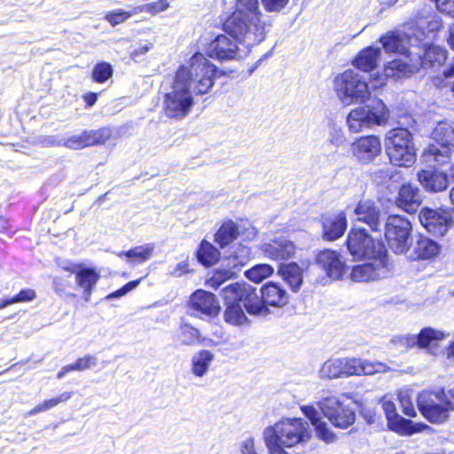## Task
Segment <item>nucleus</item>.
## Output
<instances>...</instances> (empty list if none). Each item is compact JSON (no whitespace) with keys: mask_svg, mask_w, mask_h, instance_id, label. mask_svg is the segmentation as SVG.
Listing matches in <instances>:
<instances>
[{"mask_svg":"<svg viewBox=\"0 0 454 454\" xmlns=\"http://www.w3.org/2000/svg\"><path fill=\"white\" fill-rule=\"evenodd\" d=\"M239 235V228L231 220L224 222L215 235V241L221 248L232 243Z\"/></svg>","mask_w":454,"mask_h":454,"instance_id":"obj_34","label":"nucleus"},{"mask_svg":"<svg viewBox=\"0 0 454 454\" xmlns=\"http://www.w3.org/2000/svg\"><path fill=\"white\" fill-rule=\"evenodd\" d=\"M152 48H153L152 43H141L137 48H136L135 50H133L130 52V58L133 60L137 61L138 58L140 56L146 54L149 51V50Z\"/></svg>","mask_w":454,"mask_h":454,"instance_id":"obj_60","label":"nucleus"},{"mask_svg":"<svg viewBox=\"0 0 454 454\" xmlns=\"http://www.w3.org/2000/svg\"><path fill=\"white\" fill-rule=\"evenodd\" d=\"M168 3L167 0H159L154 3H150L139 6L134 7V12H137V14L141 12H149L152 14H156L158 12H163L168 9Z\"/></svg>","mask_w":454,"mask_h":454,"instance_id":"obj_45","label":"nucleus"},{"mask_svg":"<svg viewBox=\"0 0 454 454\" xmlns=\"http://www.w3.org/2000/svg\"><path fill=\"white\" fill-rule=\"evenodd\" d=\"M418 178L423 187L430 192H442L449 184L447 174L436 169H423L418 173Z\"/></svg>","mask_w":454,"mask_h":454,"instance_id":"obj_25","label":"nucleus"},{"mask_svg":"<svg viewBox=\"0 0 454 454\" xmlns=\"http://www.w3.org/2000/svg\"><path fill=\"white\" fill-rule=\"evenodd\" d=\"M419 221L428 232L439 236H443L453 223L450 213L441 208H423Z\"/></svg>","mask_w":454,"mask_h":454,"instance_id":"obj_18","label":"nucleus"},{"mask_svg":"<svg viewBox=\"0 0 454 454\" xmlns=\"http://www.w3.org/2000/svg\"><path fill=\"white\" fill-rule=\"evenodd\" d=\"M385 145L393 164L408 168L416 161L413 137L407 129H394L388 131Z\"/></svg>","mask_w":454,"mask_h":454,"instance_id":"obj_7","label":"nucleus"},{"mask_svg":"<svg viewBox=\"0 0 454 454\" xmlns=\"http://www.w3.org/2000/svg\"><path fill=\"white\" fill-rule=\"evenodd\" d=\"M382 409L386 414L388 428L399 434L411 435L428 427V426L424 423H414L398 415L395 404L390 400H383Z\"/></svg>","mask_w":454,"mask_h":454,"instance_id":"obj_15","label":"nucleus"},{"mask_svg":"<svg viewBox=\"0 0 454 454\" xmlns=\"http://www.w3.org/2000/svg\"><path fill=\"white\" fill-rule=\"evenodd\" d=\"M392 344L400 351L417 347L416 334L399 335L392 339Z\"/></svg>","mask_w":454,"mask_h":454,"instance_id":"obj_46","label":"nucleus"},{"mask_svg":"<svg viewBox=\"0 0 454 454\" xmlns=\"http://www.w3.org/2000/svg\"><path fill=\"white\" fill-rule=\"evenodd\" d=\"M411 224L401 215H390L385 224V237L388 248L395 254H404L411 246Z\"/></svg>","mask_w":454,"mask_h":454,"instance_id":"obj_11","label":"nucleus"},{"mask_svg":"<svg viewBox=\"0 0 454 454\" xmlns=\"http://www.w3.org/2000/svg\"><path fill=\"white\" fill-rule=\"evenodd\" d=\"M435 144L427 146L424 151L427 162L445 165L454 152V129L447 122H439L432 132Z\"/></svg>","mask_w":454,"mask_h":454,"instance_id":"obj_10","label":"nucleus"},{"mask_svg":"<svg viewBox=\"0 0 454 454\" xmlns=\"http://www.w3.org/2000/svg\"><path fill=\"white\" fill-rule=\"evenodd\" d=\"M219 258L220 257H204V256L196 257V259L198 260V262L200 263H201L207 267L216 263V262L218 261Z\"/></svg>","mask_w":454,"mask_h":454,"instance_id":"obj_62","label":"nucleus"},{"mask_svg":"<svg viewBox=\"0 0 454 454\" xmlns=\"http://www.w3.org/2000/svg\"><path fill=\"white\" fill-rule=\"evenodd\" d=\"M233 38L234 39H231L225 35H217L209 43L207 49V55L210 58L219 60H231L242 58V54L245 53V51L238 46V38ZM239 41L244 43L247 48L249 47L242 40L239 39Z\"/></svg>","mask_w":454,"mask_h":454,"instance_id":"obj_16","label":"nucleus"},{"mask_svg":"<svg viewBox=\"0 0 454 454\" xmlns=\"http://www.w3.org/2000/svg\"><path fill=\"white\" fill-rule=\"evenodd\" d=\"M224 321L232 325H242L247 322V317L239 301L226 302Z\"/></svg>","mask_w":454,"mask_h":454,"instance_id":"obj_36","label":"nucleus"},{"mask_svg":"<svg viewBox=\"0 0 454 454\" xmlns=\"http://www.w3.org/2000/svg\"><path fill=\"white\" fill-rule=\"evenodd\" d=\"M217 249L208 241L202 240L195 255H215Z\"/></svg>","mask_w":454,"mask_h":454,"instance_id":"obj_59","label":"nucleus"},{"mask_svg":"<svg viewBox=\"0 0 454 454\" xmlns=\"http://www.w3.org/2000/svg\"><path fill=\"white\" fill-rule=\"evenodd\" d=\"M447 59V51L437 45H430L424 50L423 55H419L416 61L419 67L425 69L437 68L442 66Z\"/></svg>","mask_w":454,"mask_h":454,"instance_id":"obj_27","label":"nucleus"},{"mask_svg":"<svg viewBox=\"0 0 454 454\" xmlns=\"http://www.w3.org/2000/svg\"><path fill=\"white\" fill-rule=\"evenodd\" d=\"M329 141L331 144L340 146L346 142L344 131L336 126H333L329 132Z\"/></svg>","mask_w":454,"mask_h":454,"instance_id":"obj_52","label":"nucleus"},{"mask_svg":"<svg viewBox=\"0 0 454 454\" xmlns=\"http://www.w3.org/2000/svg\"><path fill=\"white\" fill-rule=\"evenodd\" d=\"M448 44L450 47L454 50V24L451 25L449 28V35L447 38Z\"/></svg>","mask_w":454,"mask_h":454,"instance_id":"obj_63","label":"nucleus"},{"mask_svg":"<svg viewBox=\"0 0 454 454\" xmlns=\"http://www.w3.org/2000/svg\"><path fill=\"white\" fill-rule=\"evenodd\" d=\"M154 252L153 244H145L139 247H136L129 251L121 252L119 255H149Z\"/></svg>","mask_w":454,"mask_h":454,"instance_id":"obj_49","label":"nucleus"},{"mask_svg":"<svg viewBox=\"0 0 454 454\" xmlns=\"http://www.w3.org/2000/svg\"><path fill=\"white\" fill-rule=\"evenodd\" d=\"M112 136L109 128L98 130H85L82 134L73 135L63 142V145L72 150H80L88 146L104 144Z\"/></svg>","mask_w":454,"mask_h":454,"instance_id":"obj_20","label":"nucleus"},{"mask_svg":"<svg viewBox=\"0 0 454 454\" xmlns=\"http://www.w3.org/2000/svg\"><path fill=\"white\" fill-rule=\"evenodd\" d=\"M356 220L366 223L372 231H377L380 224V209L370 200H360L355 210Z\"/></svg>","mask_w":454,"mask_h":454,"instance_id":"obj_24","label":"nucleus"},{"mask_svg":"<svg viewBox=\"0 0 454 454\" xmlns=\"http://www.w3.org/2000/svg\"><path fill=\"white\" fill-rule=\"evenodd\" d=\"M351 153L361 163H370L381 153V142L377 136H366L356 139L351 145Z\"/></svg>","mask_w":454,"mask_h":454,"instance_id":"obj_21","label":"nucleus"},{"mask_svg":"<svg viewBox=\"0 0 454 454\" xmlns=\"http://www.w3.org/2000/svg\"><path fill=\"white\" fill-rule=\"evenodd\" d=\"M421 203L422 194L418 187L411 184H404L401 186L395 199V204L398 207L412 214L418 210Z\"/></svg>","mask_w":454,"mask_h":454,"instance_id":"obj_22","label":"nucleus"},{"mask_svg":"<svg viewBox=\"0 0 454 454\" xmlns=\"http://www.w3.org/2000/svg\"><path fill=\"white\" fill-rule=\"evenodd\" d=\"M56 263L59 269L71 274H75L81 266V264L74 263L66 257H58Z\"/></svg>","mask_w":454,"mask_h":454,"instance_id":"obj_55","label":"nucleus"},{"mask_svg":"<svg viewBox=\"0 0 454 454\" xmlns=\"http://www.w3.org/2000/svg\"><path fill=\"white\" fill-rule=\"evenodd\" d=\"M343 257H317V263L326 272L327 276L333 279L341 278L349 270L346 262L341 260Z\"/></svg>","mask_w":454,"mask_h":454,"instance_id":"obj_29","label":"nucleus"},{"mask_svg":"<svg viewBox=\"0 0 454 454\" xmlns=\"http://www.w3.org/2000/svg\"><path fill=\"white\" fill-rule=\"evenodd\" d=\"M311 438L309 425L301 418L281 419L262 431V439L269 454H289L286 449L304 445Z\"/></svg>","mask_w":454,"mask_h":454,"instance_id":"obj_3","label":"nucleus"},{"mask_svg":"<svg viewBox=\"0 0 454 454\" xmlns=\"http://www.w3.org/2000/svg\"><path fill=\"white\" fill-rule=\"evenodd\" d=\"M339 361L341 363L340 365L341 377L362 374L372 375L385 372L389 370V367L386 364L380 362L373 363L361 358L344 357L339 358Z\"/></svg>","mask_w":454,"mask_h":454,"instance_id":"obj_17","label":"nucleus"},{"mask_svg":"<svg viewBox=\"0 0 454 454\" xmlns=\"http://www.w3.org/2000/svg\"><path fill=\"white\" fill-rule=\"evenodd\" d=\"M278 274L289 285L292 291L298 292L303 282V273L301 267L294 263H281L278 266Z\"/></svg>","mask_w":454,"mask_h":454,"instance_id":"obj_30","label":"nucleus"},{"mask_svg":"<svg viewBox=\"0 0 454 454\" xmlns=\"http://www.w3.org/2000/svg\"><path fill=\"white\" fill-rule=\"evenodd\" d=\"M241 454H258L255 449V440L254 437H247L239 444Z\"/></svg>","mask_w":454,"mask_h":454,"instance_id":"obj_56","label":"nucleus"},{"mask_svg":"<svg viewBox=\"0 0 454 454\" xmlns=\"http://www.w3.org/2000/svg\"><path fill=\"white\" fill-rule=\"evenodd\" d=\"M441 27L442 22L436 16H434L430 21L420 18L416 22L415 27L410 28L406 36L396 32H389L382 36L380 41L386 51L404 54L407 51L406 40L411 45L415 46L427 37L429 33L438 30Z\"/></svg>","mask_w":454,"mask_h":454,"instance_id":"obj_5","label":"nucleus"},{"mask_svg":"<svg viewBox=\"0 0 454 454\" xmlns=\"http://www.w3.org/2000/svg\"><path fill=\"white\" fill-rule=\"evenodd\" d=\"M222 294L226 302L239 301L247 313L254 316H266L269 309L256 288L247 283H233L223 287Z\"/></svg>","mask_w":454,"mask_h":454,"instance_id":"obj_9","label":"nucleus"},{"mask_svg":"<svg viewBox=\"0 0 454 454\" xmlns=\"http://www.w3.org/2000/svg\"><path fill=\"white\" fill-rule=\"evenodd\" d=\"M76 284L83 289V297L90 301L92 290L99 279V274L95 269L81 265L75 272Z\"/></svg>","mask_w":454,"mask_h":454,"instance_id":"obj_28","label":"nucleus"},{"mask_svg":"<svg viewBox=\"0 0 454 454\" xmlns=\"http://www.w3.org/2000/svg\"><path fill=\"white\" fill-rule=\"evenodd\" d=\"M113 74V68L109 63L101 62L96 65L92 72V78L97 82H104Z\"/></svg>","mask_w":454,"mask_h":454,"instance_id":"obj_44","label":"nucleus"},{"mask_svg":"<svg viewBox=\"0 0 454 454\" xmlns=\"http://www.w3.org/2000/svg\"><path fill=\"white\" fill-rule=\"evenodd\" d=\"M36 297L33 289H23L17 295L13 296L15 303L31 301Z\"/></svg>","mask_w":454,"mask_h":454,"instance_id":"obj_58","label":"nucleus"},{"mask_svg":"<svg viewBox=\"0 0 454 454\" xmlns=\"http://www.w3.org/2000/svg\"><path fill=\"white\" fill-rule=\"evenodd\" d=\"M301 411L312 426L323 419L317 409L313 405H303L301 407Z\"/></svg>","mask_w":454,"mask_h":454,"instance_id":"obj_51","label":"nucleus"},{"mask_svg":"<svg viewBox=\"0 0 454 454\" xmlns=\"http://www.w3.org/2000/svg\"><path fill=\"white\" fill-rule=\"evenodd\" d=\"M341 363L339 358H331L325 362L320 370L319 376L321 379H336L341 378V371L340 365Z\"/></svg>","mask_w":454,"mask_h":454,"instance_id":"obj_40","label":"nucleus"},{"mask_svg":"<svg viewBox=\"0 0 454 454\" xmlns=\"http://www.w3.org/2000/svg\"><path fill=\"white\" fill-rule=\"evenodd\" d=\"M139 282H140V280L130 281V282L127 283L125 286H123L121 288L116 290L115 292L109 294L106 297V299L113 300L115 298H120V297L125 295L126 294H128L129 292H130L131 290H133L134 288H136L138 286Z\"/></svg>","mask_w":454,"mask_h":454,"instance_id":"obj_54","label":"nucleus"},{"mask_svg":"<svg viewBox=\"0 0 454 454\" xmlns=\"http://www.w3.org/2000/svg\"><path fill=\"white\" fill-rule=\"evenodd\" d=\"M390 113L382 100L352 108L346 117V125L350 133L365 132L374 126H384L389 120Z\"/></svg>","mask_w":454,"mask_h":454,"instance_id":"obj_4","label":"nucleus"},{"mask_svg":"<svg viewBox=\"0 0 454 454\" xmlns=\"http://www.w3.org/2000/svg\"><path fill=\"white\" fill-rule=\"evenodd\" d=\"M445 338L444 333L431 327L423 328L416 334L417 347L426 348L434 347L440 340Z\"/></svg>","mask_w":454,"mask_h":454,"instance_id":"obj_37","label":"nucleus"},{"mask_svg":"<svg viewBox=\"0 0 454 454\" xmlns=\"http://www.w3.org/2000/svg\"><path fill=\"white\" fill-rule=\"evenodd\" d=\"M271 27V21L260 11L259 0H237L235 11L225 20L224 31L247 46L262 43Z\"/></svg>","mask_w":454,"mask_h":454,"instance_id":"obj_2","label":"nucleus"},{"mask_svg":"<svg viewBox=\"0 0 454 454\" xmlns=\"http://www.w3.org/2000/svg\"><path fill=\"white\" fill-rule=\"evenodd\" d=\"M421 415L433 424H442L448 420L454 404L443 390L423 391L417 398Z\"/></svg>","mask_w":454,"mask_h":454,"instance_id":"obj_8","label":"nucleus"},{"mask_svg":"<svg viewBox=\"0 0 454 454\" xmlns=\"http://www.w3.org/2000/svg\"><path fill=\"white\" fill-rule=\"evenodd\" d=\"M435 4L436 9L446 15L454 17V0H431Z\"/></svg>","mask_w":454,"mask_h":454,"instance_id":"obj_53","label":"nucleus"},{"mask_svg":"<svg viewBox=\"0 0 454 454\" xmlns=\"http://www.w3.org/2000/svg\"><path fill=\"white\" fill-rule=\"evenodd\" d=\"M398 400L402 407L403 412L408 417H416L417 411L413 406L411 397L408 391H400L398 393Z\"/></svg>","mask_w":454,"mask_h":454,"instance_id":"obj_47","label":"nucleus"},{"mask_svg":"<svg viewBox=\"0 0 454 454\" xmlns=\"http://www.w3.org/2000/svg\"><path fill=\"white\" fill-rule=\"evenodd\" d=\"M380 52V48L368 47L358 54L353 64L360 70L371 71L377 67Z\"/></svg>","mask_w":454,"mask_h":454,"instance_id":"obj_33","label":"nucleus"},{"mask_svg":"<svg viewBox=\"0 0 454 454\" xmlns=\"http://www.w3.org/2000/svg\"><path fill=\"white\" fill-rule=\"evenodd\" d=\"M419 70L417 62L407 63L403 59H394L384 67V74L387 78L399 79L408 76Z\"/></svg>","mask_w":454,"mask_h":454,"instance_id":"obj_31","label":"nucleus"},{"mask_svg":"<svg viewBox=\"0 0 454 454\" xmlns=\"http://www.w3.org/2000/svg\"><path fill=\"white\" fill-rule=\"evenodd\" d=\"M178 339L182 344L192 346L200 340V332L189 325H183L180 326Z\"/></svg>","mask_w":454,"mask_h":454,"instance_id":"obj_41","label":"nucleus"},{"mask_svg":"<svg viewBox=\"0 0 454 454\" xmlns=\"http://www.w3.org/2000/svg\"><path fill=\"white\" fill-rule=\"evenodd\" d=\"M323 237L327 240H335L340 238L348 226L347 216L344 212H337L323 217Z\"/></svg>","mask_w":454,"mask_h":454,"instance_id":"obj_23","label":"nucleus"},{"mask_svg":"<svg viewBox=\"0 0 454 454\" xmlns=\"http://www.w3.org/2000/svg\"><path fill=\"white\" fill-rule=\"evenodd\" d=\"M324 416L335 427L346 429L354 424L356 413L352 408L344 404L338 396L327 395L323 396L318 402Z\"/></svg>","mask_w":454,"mask_h":454,"instance_id":"obj_12","label":"nucleus"},{"mask_svg":"<svg viewBox=\"0 0 454 454\" xmlns=\"http://www.w3.org/2000/svg\"><path fill=\"white\" fill-rule=\"evenodd\" d=\"M215 67L203 54H194L176 70L173 82L163 98L167 117L182 120L194 104L193 94H205L214 85Z\"/></svg>","mask_w":454,"mask_h":454,"instance_id":"obj_1","label":"nucleus"},{"mask_svg":"<svg viewBox=\"0 0 454 454\" xmlns=\"http://www.w3.org/2000/svg\"><path fill=\"white\" fill-rule=\"evenodd\" d=\"M260 293L266 306L282 308L286 305L289 301L287 292L279 284L271 281L262 286Z\"/></svg>","mask_w":454,"mask_h":454,"instance_id":"obj_26","label":"nucleus"},{"mask_svg":"<svg viewBox=\"0 0 454 454\" xmlns=\"http://www.w3.org/2000/svg\"><path fill=\"white\" fill-rule=\"evenodd\" d=\"M333 90L344 106L364 104L371 97L366 80L353 70H346L335 76Z\"/></svg>","mask_w":454,"mask_h":454,"instance_id":"obj_6","label":"nucleus"},{"mask_svg":"<svg viewBox=\"0 0 454 454\" xmlns=\"http://www.w3.org/2000/svg\"><path fill=\"white\" fill-rule=\"evenodd\" d=\"M189 308L197 317H215L219 314L221 307L216 296L207 291L199 289L190 297Z\"/></svg>","mask_w":454,"mask_h":454,"instance_id":"obj_19","label":"nucleus"},{"mask_svg":"<svg viewBox=\"0 0 454 454\" xmlns=\"http://www.w3.org/2000/svg\"><path fill=\"white\" fill-rule=\"evenodd\" d=\"M370 261L353 266L350 278L355 282H364L385 278L391 272L393 265L389 257H369Z\"/></svg>","mask_w":454,"mask_h":454,"instance_id":"obj_13","label":"nucleus"},{"mask_svg":"<svg viewBox=\"0 0 454 454\" xmlns=\"http://www.w3.org/2000/svg\"><path fill=\"white\" fill-rule=\"evenodd\" d=\"M97 98L98 97L96 93H90L84 96V100L89 106H93L96 103Z\"/></svg>","mask_w":454,"mask_h":454,"instance_id":"obj_64","label":"nucleus"},{"mask_svg":"<svg viewBox=\"0 0 454 454\" xmlns=\"http://www.w3.org/2000/svg\"><path fill=\"white\" fill-rule=\"evenodd\" d=\"M97 364L96 357L87 355L83 357L78 358L76 362L72 364L74 371H83L90 369Z\"/></svg>","mask_w":454,"mask_h":454,"instance_id":"obj_50","label":"nucleus"},{"mask_svg":"<svg viewBox=\"0 0 454 454\" xmlns=\"http://www.w3.org/2000/svg\"><path fill=\"white\" fill-rule=\"evenodd\" d=\"M137 14L134 12V7L130 11H123L121 9L109 12L106 14L105 19L112 25L116 26L123 23L133 15Z\"/></svg>","mask_w":454,"mask_h":454,"instance_id":"obj_43","label":"nucleus"},{"mask_svg":"<svg viewBox=\"0 0 454 454\" xmlns=\"http://www.w3.org/2000/svg\"><path fill=\"white\" fill-rule=\"evenodd\" d=\"M71 392H64L57 397L43 401V403H41V404L43 411H47L53 409L59 403L68 401L71 398Z\"/></svg>","mask_w":454,"mask_h":454,"instance_id":"obj_48","label":"nucleus"},{"mask_svg":"<svg viewBox=\"0 0 454 454\" xmlns=\"http://www.w3.org/2000/svg\"><path fill=\"white\" fill-rule=\"evenodd\" d=\"M348 248L351 255H387L388 251L375 240L364 229H353L348 238Z\"/></svg>","mask_w":454,"mask_h":454,"instance_id":"obj_14","label":"nucleus"},{"mask_svg":"<svg viewBox=\"0 0 454 454\" xmlns=\"http://www.w3.org/2000/svg\"><path fill=\"white\" fill-rule=\"evenodd\" d=\"M415 251L417 255H438L441 253V247L428 238L420 237L417 241Z\"/></svg>","mask_w":454,"mask_h":454,"instance_id":"obj_38","label":"nucleus"},{"mask_svg":"<svg viewBox=\"0 0 454 454\" xmlns=\"http://www.w3.org/2000/svg\"><path fill=\"white\" fill-rule=\"evenodd\" d=\"M262 4L268 12H279L288 3V0H262Z\"/></svg>","mask_w":454,"mask_h":454,"instance_id":"obj_57","label":"nucleus"},{"mask_svg":"<svg viewBox=\"0 0 454 454\" xmlns=\"http://www.w3.org/2000/svg\"><path fill=\"white\" fill-rule=\"evenodd\" d=\"M215 358L214 354L207 349L194 353L191 358V372L197 378L204 377Z\"/></svg>","mask_w":454,"mask_h":454,"instance_id":"obj_32","label":"nucleus"},{"mask_svg":"<svg viewBox=\"0 0 454 454\" xmlns=\"http://www.w3.org/2000/svg\"><path fill=\"white\" fill-rule=\"evenodd\" d=\"M391 177L390 173L387 170H379L373 173V178L375 181L385 182Z\"/></svg>","mask_w":454,"mask_h":454,"instance_id":"obj_61","label":"nucleus"},{"mask_svg":"<svg viewBox=\"0 0 454 454\" xmlns=\"http://www.w3.org/2000/svg\"><path fill=\"white\" fill-rule=\"evenodd\" d=\"M274 269L269 264H258L246 271V277L255 283H260L272 275Z\"/></svg>","mask_w":454,"mask_h":454,"instance_id":"obj_39","label":"nucleus"},{"mask_svg":"<svg viewBox=\"0 0 454 454\" xmlns=\"http://www.w3.org/2000/svg\"><path fill=\"white\" fill-rule=\"evenodd\" d=\"M262 250L270 255H292L295 253V247L293 242L286 239H279L264 244Z\"/></svg>","mask_w":454,"mask_h":454,"instance_id":"obj_35","label":"nucleus"},{"mask_svg":"<svg viewBox=\"0 0 454 454\" xmlns=\"http://www.w3.org/2000/svg\"><path fill=\"white\" fill-rule=\"evenodd\" d=\"M317 437L325 442V443H332L336 441L335 434L331 430L328 424L321 419L315 425H313Z\"/></svg>","mask_w":454,"mask_h":454,"instance_id":"obj_42","label":"nucleus"}]
</instances>
